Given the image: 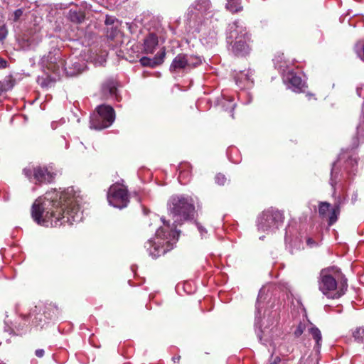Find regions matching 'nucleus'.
<instances>
[{"label": "nucleus", "instance_id": "obj_3", "mask_svg": "<svg viewBox=\"0 0 364 364\" xmlns=\"http://www.w3.org/2000/svg\"><path fill=\"white\" fill-rule=\"evenodd\" d=\"M358 170V158L354 155H348L346 153L341 154L338 160L333 164L331 172L330 183L335 188L337 184H340L342 189L346 185L344 182L351 179L355 175Z\"/></svg>", "mask_w": 364, "mask_h": 364}, {"label": "nucleus", "instance_id": "obj_7", "mask_svg": "<svg viewBox=\"0 0 364 364\" xmlns=\"http://www.w3.org/2000/svg\"><path fill=\"white\" fill-rule=\"evenodd\" d=\"M97 114L91 117L90 128L102 129L112 125L115 119V114L111 106L100 105L97 108Z\"/></svg>", "mask_w": 364, "mask_h": 364}, {"label": "nucleus", "instance_id": "obj_32", "mask_svg": "<svg viewBox=\"0 0 364 364\" xmlns=\"http://www.w3.org/2000/svg\"><path fill=\"white\" fill-rule=\"evenodd\" d=\"M215 181L219 185H224L226 181V178L223 174L218 173L215 176Z\"/></svg>", "mask_w": 364, "mask_h": 364}, {"label": "nucleus", "instance_id": "obj_2", "mask_svg": "<svg viewBox=\"0 0 364 364\" xmlns=\"http://www.w3.org/2000/svg\"><path fill=\"white\" fill-rule=\"evenodd\" d=\"M168 210L173 220L172 225L169 221L161 218L163 226L156 230L154 239L149 240L145 244V248L154 258L164 255L173 248L179 236L176 226L193 218L195 206L191 197L173 196L168 200Z\"/></svg>", "mask_w": 364, "mask_h": 364}, {"label": "nucleus", "instance_id": "obj_6", "mask_svg": "<svg viewBox=\"0 0 364 364\" xmlns=\"http://www.w3.org/2000/svg\"><path fill=\"white\" fill-rule=\"evenodd\" d=\"M284 222L283 213L273 208L263 211L257 218L258 231L269 233L277 229Z\"/></svg>", "mask_w": 364, "mask_h": 364}, {"label": "nucleus", "instance_id": "obj_42", "mask_svg": "<svg viewBox=\"0 0 364 364\" xmlns=\"http://www.w3.org/2000/svg\"><path fill=\"white\" fill-rule=\"evenodd\" d=\"M281 361V359L279 357H276L274 360L270 364H279V363Z\"/></svg>", "mask_w": 364, "mask_h": 364}, {"label": "nucleus", "instance_id": "obj_28", "mask_svg": "<svg viewBox=\"0 0 364 364\" xmlns=\"http://www.w3.org/2000/svg\"><path fill=\"white\" fill-rule=\"evenodd\" d=\"M340 213V208L339 205H336L331 211L330 215H329V221L328 225H332L336 220L338 215Z\"/></svg>", "mask_w": 364, "mask_h": 364}, {"label": "nucleus", "instance_id": "obj_27", "mask_svg": "<svg viewBox=\"0 0 364 364\" xmlns=\"http://www.w3.org/2000/svg\"><path fill=\"white\" fill-rule=\"evenodd\" d=\"M23 9H18L15 10L11 15L9 16V20L13 22L18 21L23 16Z\"/></svg>", "mask_w": 364, "mask_h": 364}, {"label": "nucleus", "instance_id": "obj_20", "mask_svg": "<svg viewBox=\"0 0 364 364\" xmlns=\"http://www.w3.org/2000/svg\"><path fill=\"white\" fill-rule=\"evenodd\" d=\"M102 90L105 96H115L117 95L116 82L112 79L107 80L103 83Z\"/></svg>", "mask_w": 364, "mask_h": 364}, {"label": "nucleus", "instance_id": "obj_11", "mask_svg": "<svg viewBox=\"0 0 364 364\" xmlns=\"http://www.w3.org/2000/svg\"><path fill=\"white\" fill-rule=\"evenodd\" d=\"M41 64L48 70L58 75L61 71L65 70L66 63L60 58L58 50L55 53L50 52L47 55L43 56L41 59Z\"/></svg>", "mask_w": 364, "mask_h": 364}, {"label": "nucleus", "instance_id": "obj_39", "mask_svg": "<svg viewBox=\"0 0 364 364\" xmlns=\"http://www.w3.org/2000/svg\"><path fill=\"white\" fill-rule=\"evenodd\" d=\"M6 65V61L4 59L0 58V69L5 68Z\"/></svg>", "mask_w": 364, "mask_h": 364}, {"label": "nucleus", "instance_id": "obj_5", "mask_svg": "<svg viewBox=\"0 0 364 364\" xmlns=\"http://www.w3.org/2000/svg\"><path fill=\"white\" fill-rule=\"evenodd\" d=\"M22 171L25 177L36 186L50 183L56 176L52 168L33 164H28Z\"/></svg>", "mask_w": 364, "mask_h": 364}, {"label": "nucleus", "instance_id": "obj_36", "mask_svg": "<svg viewBox=\"0 0 364 364\" xmlns=\"http://www.w3.org/2000/svg\"><path fill=\"white\" fill-rule=\"evenodd\" d=\"M197 228H198V230L200 232L202 237H203L205 235V234L207 233L206 230L203 227H202L200 224H197Z\"/></svg>", "mask_w": 364, "mask_h": 364}, {"label": "nucleus", "instance_id": "obj_8", "mask_svg": "<svg viewBox=\"0 0 364 364\" xmlns=\"http://www.w3.org/2000/svg\"><path fill=\"white\" fill-rule=\"evenodd\" d=\"M211 14L210 0H196L188 8L187 16L190 23L194 25L202 23L203 20Z\"/></svg>", "mask_w": 364, "mask_h": 364}, {"label": "nucleus", "instance_id": "obj_15", "mask_svg": "<svg viewBox=\"0 0 364 364\" xmlns=\"http://www.w3.org/2000/svg\"><path fill=\"white\" fill-rule=\"evenodd\" d=\"M284 82L289 88L296 92H302V88L304 86V82L301 78L292 71H289L284 75Z\"/></svg>", "mask_w": 364, "mask_h": 364}, {"label": "nucleus", "instance_id": "obj_17", "mask_svg": "<svg viewBox=\"0 0 364 364\" xmlns=\"http://www.w3.org/2000/svg\"><path fill=\"white\" fill-rule=\"evenodd\" d=\"M159 43L158 37L156 34L149 33L144 41V51L146 53H153Z\"/></svg>", "mask_w": 364, "mask_h": 364}, {"label": "nucleus", "instance_id": "obj_1", "mask_svg": "<svg viewBox=\"0 0 364 364\" xmlns=\"http://www.w3.org/2000/svg\"><path fill=\"white\" fill-rule=\"evenodd\" d=\"M80 198L73 187L64 191L55 189L46 192L44 197H39L32 206L31 215L34 221L45 227L77 223L82 219L80 208Z\"/></svg>", "mask_w": 364, "mask_h": 364}, {"label": "nucleus", "instance_id": "obj_41", "mask_svg": "<svg viewBox=\"0 0 364 364\" xmlns=\"http://www.w3.org/2000/svg\"><path fill=\"white\" fill-rule=\"evenodd\" d=\"M39 321H41V318H39ZM33 323H34L35 325H38L39 324L38 318L35 316V318L33 319Z\"/></svg>", "mask_w": 364, "mask_h": 364}, {"label": "nucleus", "instance_id": "obj_23", "mask_svg": "<svg viewBox=\"0 0 364 364\" xmlns=\"http://www.w3.org/2000/svg\"><path fill=\"white\" fill-rule=\"evenodd\" d=\"M225 8L232 14L237 13L242 10L240 0H227Z\"/></svg>", "mask_w": 364, "mask_h": 364}, {"label": "nucleus", "instance_id": "obj_48", "mask_svg": "<svg viewBox=\"0 0 364 364\" xmlns=\"http://www.w3.org/2000/svg\"><path fill=\"white\" fill-rule=\"evenodd\" d=\"M154 218H155L156 219H158V216H156V215H154Z\"/></svg>", "mask_w": 364, "mask_h": 364}, {"label": "nucleus", "instance_id": "obj_16", "mask_svg": "<svg viewBox=\"0 0 364 364\" xmlns=\"http://www.w3.org/2000/svg\"><path fill=\"white\" fill-rule=\"evenodd\" d=\"M250 38L248 34L245 36H240L239 38L235 39L232 41V45L233 52L238 55H245L250 51L248 41Z\"/></svg>", "mask_w": 364, "mask_h": 364}, {"label": "nucleus", "instance_id": "obj_18", "mask_svg": "<svg viewBox=\"0 0 364 364\" xmlns=\"http://www.w3.org/2000/svg\"><path fill=\"white\" fill-rule=\"evenodd\" d=\"M179 174L178 177V180L181 184L187 183L191 176V167L189 164L184 163L179 166L178 168Z\"/></svg>", "mask_w": 364, "mask_h": 364}, {"label": "nucleus", "instance_id": "obj_26", "mask_svg": "<svg viewBox=\"0 0 364 364\" xmlns=\"http://www.w3.org/2000/svg\"><path fill=\"white\" fill-rule=\"evenodd\" d=\"M310 323H311V322L309 320H306V321H303L300 322L297 325V326L294 332V336L296 337H299L300 336H301L302 333H304V331L309 327Z\"/></svg>", "mask_w": 364, "mask_h": 364}, {"label": "nucleus", "instance_id": "obj_44", "mask_svg": "<svg viewBox=\"0 0 364 364\" xmlns=\"http://www.w3.org/2000/svg\"><path fill=\"white\" fill-rule=\"evenodd\" d=\"M358 196L356 193L353 194L352 196V202L355 203L357 200Z\"/></svg>", "mask_w": 364, "mask_h": 364}, {"label": "nucleus", "instance_id": "obj_25", "mask_svg": "<svg viewBox=\"0 0 364 364\" xmlns=\"http://www.w3.org/2000/svg\"><path fill=\"white\" fill-rule=\"evenodd\" d=\"M14 83L11 77H6L0 81V96L4 93L10 90L14 87Z\"/></svg>", "mask_w": 364, "mask_h": 364}, {"label": "nucleus", "instance_id": "obj_40", "mask_svg": "<svg viewBox=\"0 0 364 364\" xmlns=\"http://www.w3.org/2000/svg\"><path fill=\"white\" fill-rule=\"evenodd\" d=\"M306 242L309 247H312L315 244V242L311 238H308Z\"/></svg>", "mask_w": 364, "mask_h": 364}, {"label": "nucleus", "instance_id": "obj_35", "mask_svg": "<svg viewBox=\"0 0 364 364\" xmlns=\"http://www.w3.org/2000/svg\"><path fill=\"white\" fill-rule=\"evenodd\" d=\"M228 102L230 104V106H229L230 111H229V112L230 113V115L233 117V110H234V109L235 107V104L233 102L232 100H229Z\"/></svg>", "mask_w": 364, "mask_h": 364}, {"label": "nucleus", "instance_id": "obj_45", "mask_svg": "<svg viewBox=\"0 0 364 364\" xmlns=\"http://www.w3.org/2000/svg\"><path fill=\"white\" fill-rule=\"evenodd\" d=\"M179 360V358H173V360H174V362H176V360Z\"/></svg>", "mask_w": 364, "mask_h": 364}, {"label": "nucleus", "instance_id": "obj_14", "mask_svg": "<svg viewBox=\"0 0 364 364\" xmlns=\"http://www.w3.org/2000/svg\"><path fill=\"white\" fill-rule=\"evenodd\" d=\"M253 70L248 69L240 71L235 77V82L241 89H249L253 86Z\"/></svg>", "mask_w": 364, "mask_h": 364}, {"label": "nucleus", "instance_id": "obj_33", "mask_svg": "<svg viewBox=\"0 0 364 364\" xmlns=\"http://www.w3.org/2000/svg\"><path fill=\"white\" fill-rule=\"evenodd\" d=\"M7 36V30L6 27L1 26L0 27V41H3L4 38H6Z\"/></svg>", "mask_w": 364, "mask_h": 364}, {"label": "nucleus", "instance_id": "obj_24", "mask_svg": "<svg viewBox=\"0 0 364 364\" xmlns=\"http://www.w3.org/2000/svg\"><path fill=\"white\" fill-rule=\"evenodd\" d=\"M68 18L74 23H80L85 18V14L77 9H70L68 13Z\"/></svg>", "mask_w": 364, "mask_h": 364}, {"label": "nucleus", "instance_id": "obj_29", "mask_svg": "<svg viewBox=\"0 0 364 364\" xmlns=\"http://www.w3.org/2000/svg\"><path fill=\"white\" fill-rule=\"evenodd\" d=\"M358 56L364 61V40L358 41L355 47Z\"/></svg>", "mask_w": 364, "mask_h": 364}, {"label": "nucleus", "instance_id": "obj_38", "mask_svg": "<svg viewBox=\"0 0 364 364\" xmlns=\"http://www.w3.org/2000/svg\"><path fill=\"white\" fill-rule=\"evenodd\" d=\"M74 66H75V68H76V70H77V73H80L82 72L84 70L82 66L77 63H75L74 64Z\"/></svg>", "mask_w": 364, "mask_h": 364}, {"label": "nucleus", "instance_id": "obj_12", "mask_svg": "<svg viewBox=\"0 0 364 364\" xmlns=\"http://www.w3.org/2000/svg\"><path fill=\"white\" fill-rule=\"evenodd\" d=\"M266 299V296H264V289L262 288L259 290L257 300L256 302V312H255V326L256 327V332L257 334V337L259 339V341H262V333H263V330L262 329V324L261 322V314H262V310L263 308V304L264 302V300Z\"/></svg>", "mask_w": 364, "mask_h": 364}, {"label": "nucleus", "instance_id": "obj_46", "mask_svg": "<svg viewBox=\"0 0 364 364\" xmlns=\"http://www.w3.org/2000/svg\"><path fill=\"white\" fill-rule=\"evenodd\" d=\"M179 360V358H173V360H174V362H176V360Z\"/></svg>", "mask_w": 364, "mask_h": 364}, {"label": "nucleus", "instance_id": "obj_34", "mask_svg": "<svg viewBox=\"0 0 364 364\" xmlns=\"http://www.w3.org/2000/svg\"><path fill=\"white\" fill-rule=\"evenodd\" d=\"M116 21V18L114 16H107L105 19L106 25H113Z\"/></svg>", "mask_w": 364, "mask_h": 364}, {"label": "nucleus", "instance_id": "obj_13", "mask_svg": "<svg viewBox=\"0 0 364 364\" xmlns=\"http://www.w3.org/2000/svg\"><path fill=\"white\" fill-rule=\"evenodd\" d=\"M247 34L246 28L240 21H236L229 24L227 37L229 43H232L234 40L239 38L240 36H245Z\"/></svg>", "mask_w": 364, "mask_h": 364}, {"label": "nucleus", "instance_id": "obj_47", "mask_svg": "<svg viewBox=\"0 0 364 364\" xmlns=\"http://www.w3.org/2000/svg\"><path fill=\"white\" fill-rule=\"evenodd\" d=\"M263 238H264V236H260V237H259V239H260V240H263Z\"/></svg>", "mask_w": 364, "mask_h": 364}, {"label": "nucleus", "instance_id": "obj_19", "mask_svg": "<svg viewBox=\"0 0 364 364\" xmlns=\"http://www.w3.org/2000/svg\"><path fill=\"white\" fill-rule=\"evenodd\" d=\"M164 56L165 52L163 51L159 56L156 55L153 58L143 57L140 59V63L143 66L154 68L163 63Z\"/></svg>", "mask_w": 364, "mask_h": 364}, {"label": "nucleus", "instance_id": "obj_43", "mask_svg": "<svg viewBox=\"0 0 364 364\" xmlns=\"http://www.w3.org/2000/svg\"><path fill=\"white\" fill-rule=\"evenodd\" d=\"M362 90H363V87H358L356 90L357 94L359 97H360L362 95V92H361Z\"/></svg>", "mask_w": 364, "mask_h": 364}, {"label": "nucleus", "instance_id": "obj_30", "mask_svg": "<svg viewBox=\"0 0 364 364\" xmlns=\"http://www.w3.org/2000/svg\"><path fill=\"white\" fill-rule=\"evenodd\" d=\"M353 337L358 342H363L364 341V328L360 327L356 328L353 332Z\"/></svg>", "mask_w": 364, "mask_h": 364}, {"label": "nucleus", "instance_id": "obj_9", "mask_svg": "<svg viewBox=\"0 0 364 364\" xmlns=\"http://www.w3.org/2000/svg\"><path fill=\"white\" fill-rule=\"evenodd\" d=\"M107 200L113 207L120 209L127 207L129 201L127 188L119 183L111 186L107 193Z\"/></svg>", "mask_w": 364, "mask_h": 364}, {"label": "nucleus", "instance_id": "obj_22", "mask_svg": "<svg viewBox=\"0 0 364 364\" xmlns=\"http://www.w3.org/2000/svg\"><path fill=\"white\" fill-rule=\"evenodd\" d=\"M309 333L312 336L313 338L316 341V346L317 348H320L321 346L322 336L320 330L311 323L309 324L308 328Z\"/></svg>", "mask_w": 364, "mask_h": 364}, {"label": "nucleus", "instance_id": "obj_31", "mask_svg": "<svg viewBox=\"0 0 364 364\" xmlns=\"http://www.w3.org/2000/svg\"><path fill=\"white\" fill-rule=\"evenodd\" d=\"M330 203L327 202L321 203L318 208L319 214L323 217L326 216L327 213L330 210Z\"/></svg>", "mask_w": 364, "mask_h": 364}, {"label": "nucleus", "instance_id": "obj_4", "mask_svg": "<svg viewBox=\"0 0 364 364\" xmlns=\"http://www.w3.org/2000/svg\"><path fill=\"white\" fill-rule=\"evenodd\" d=\"M340 274L334 268L324 269L321 271L318 279V289L328 299H338L347 290L346 279L338 283Z\"/></svg>", "mask_w": 364, "mask_h": 364}, {"label": "nucleus", "instance_id": "obj_10", "mask_svg": "<svg viewBox=\"0 0 364 364\" xmlns=\"http://www.w3.org/2000/svg\"><path fill=\"white\" fill-rule=\"evenodd\" d=\"M201 59L196 55L188 54H178L173 60L170 65V71L179 72L186 69H191L199 65Z\"/></svg>", "mask_w": 364, "mask_h": 364}, {"label": "nucleus", "instance_id": "obj_37", "mask_svg": "<svg viewBox=\"0 0 364 364\" xmlns=\"http://www.w3.org/2000/svg\"><path fill=\"white\" fill-rule=\"evenodd\" d=\"M45 354V351L43 349H37L36 351H35V355L38 357V358H42L43 357Z\"/></svg>", "mask_w": 364, "mask_h": 364}, {"label": "nucleus", "instance_id": "obj_21", "mask_svg": "<svg viewBox=\"0 0 364 364\" xmlns=\"http://www.w3.org/2000/svg\"><path fill=\"white\" fill-rule=\"evenodd\" d=\"M5 323L6 325L5 331L10 334L21 335L27 331V329L25 328L26 327V322L23 324L19 323L18 325L16 323H11V326L8 325V321H5Z\"/></svg>", "mask_w": 364, "mask_h": 364}]
</instances>
